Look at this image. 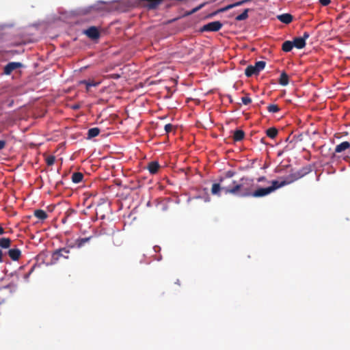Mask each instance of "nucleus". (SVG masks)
<instances>
[{"label":"nucleus","instance_id":"473e14b6","mask_svg":"<svg viewBox=\"0 0 350 350\" xmlns=\"http://www.w3.org/2000/svg\"><path fill=\"white\" fill-rule=\"evenodd\" d=\"M206 3H203L200 5H199L198 6L196 7L195 8H193L190 12L189 14H193V13H196L198 11H199L200 9H202L204 5H205Z\"/></svg>","mask_w":350,"mask_h":350},{"label":"nucleus","instance_id":"09e8293b","mask_svg":"<svg viewBox=\"0 0 350 350\" xmlns=\"http://www.w3.org/2000/svg\"><path fill=\"white\" fill-rule=\"evenodd\" d=\"M161 259V257L160 256L159 258H157V260H160Z\"/></svg>","mask_w":350,"mask_h":350},{"label":"nucleus","instance_id":"4be33fe9","mask_svg":"<svg viewBox=\"0 0 350 350\" xmlns=\"http://www.w3.org/2000/svg\"><path fill=\"white\" fill-rule=\"evenodd\" d=\"M293 47H294V45H293V42L290 41V40H287V41H285L282 44V49L284 52H290L293 49Z\"/></svg>","mask_w":350,"mask_h":350},{"label":"nucleus","instance_id":"7c9ffc66","mask_svg":"<svg viewBox=\"0 0 350 350\" xmlns=\"http://www.w3.org/2000/svg\"><path fill=\"white\" fill-rule=\"evenodd\" d=\"M55 158L54 156L53 155H51V156H49L46 159V164L48 165H52L54 164L55 163Z\"/></svg>","mask_w":350,"mask_h":350},{"label":"nucleus","instance_id":"aec40b11","mask_svg":"<svg viewBox=\"0 0 350 350\" xmlns=\"http://www.w3.org/2000/svg\"><path fill=\"white\" fill-rule=\"evenodd\" d=\"M289 78L285 72H282L279 79V83L282 86H286L288 84Z\"/></svg>","mask_w":350,"mask_h":350},{"label":"nucleus","instance_id":"de8ad7c7","mask_svg":"<svg viewBox=\"0 0 350 350\" xmlns=\"http://www.w3.org/2000/svg\"><path fill=\"white\" fill-rule=\"evenodd\" d=\"M176 284H178V285L180 284L179 283V280H178L177 282H176Z\"/></svg>","mask_w":350,"mask_h":350},{"label":"nucleus","instance_id":"c03bdc74","mask_svg":"<svg viewBox=\"0 0 350 350\" xmlns=\"http://www.w3.org/2000/svg\"><path fill=\"white\" fill-rule=\"evenodd\" d=\"M3 262V252L0 250V262Z\"/></svg>","mask_w":350,"mask_h":350},{"label":"nucleus","instance_id":"0eeeda50","mask_svg":"<svg viewBox=\"0 0 350 350\" xmlns=\"http://www.w3.org/2000/svg\"><path fill=\"white\" fill-rule=\"evenodd\" d=\"M164 0H141L143 5L148 10H154Z\"/></svg>","mask_w":350,"mask_h":350},{"label":"nucleus","instance_id":"ea45409f","mask_svg":"<svg viewBox=\"0 0 350 350\" xmlns=\"http://www.w3.org/2000/svg\"><path fill=\"white\" fill-rule=\"evenodd\" d=\"M5 144L6 142L5 140H0V150L5 148Z\"/></svg>","mask_w":350,"mask_h":350},{"label":"nucleus","instance_id":"412c9836","mask_svg":"<svg viewBox=\"0 0 350 350\" xmlns=\"http://www.w3.org/2000/svg\"><path fill=\"white\" fill-rule=\"evenodd\" d=\"M81 83L85 84L86 85V90L88 92L91 87H96L98 86L100 82H95L94 81H86L83 80L81 81Z\"/></svg>","mask_w":350,"mask_h":350},{"label":"nucleus","instance_id":"f704fd0d","mask_svg":"<svg viewBox=\"0 0 350 350\" xmlns=\"http://www.w3.org/2000/svg\"><path fill=\"white\" fill-rule=\"evenodd\" d=\"M97 8L95 5H92V6H90L89 8H86L85 10H84L83 12L84 14H87V13H89L92 11H94V10H96Z\"/></svg>","mask_w":350,"mask_h":350},{"label":"nucleus","instance_id":"f257e3e1","mask_svg":"<svg viewBox=\"0 0 350 350\" xmlns=\"http://www.w3.org/2000/svg\"><path fill=\"white\" fill-rule=\"evenodd\" d=\"M232 189L228 190L230 194L241 198L250 197L252 187H254L253 180L247 177H242L239 182L230 181Z\"/></svg>","mask_w":350,"mask_h":350},{"label":"nucleus","instance_id":"393cba45","mask_svg":"<svg viewBox=\"0 0 350 350\" xmlns=\"http://www.w3.org/2000/svg\"><path fill=\"white\" fill-rule=\"evenodd\" d=\"M83 174L81 172H75L72 175V180L74 183H79L82 181Z\"/></svg>","mask_w":350,"mask_h":350},{"label":"nucleus","instance_id":"f8f14e48","mask_svg":"<svg viewBox=\"0 0 350 350\" xmlns=\"http://www.w3.org/2000/svg\"><path fill=\"white\" fill-rule=\"evenodd\" d=\"M277 18L284 24H289L293 21V16L291 14L286 13L277 16Z\"/></svg>","mask_w":350,"mask_h":350},{"label":"nucleus","instance_id":"72a5a7b5","mask_svg":"<svg viewBox=\"0 0 350 350\" xmlns=\"http://www.w3.org/2000/svg\"><path fill=\"white\" fill-rule=\"evenodd\" d=\"M164 129H165L166 133H169L170 132H171L173 130L174 126L172 124H167L165 125Z\"/></svg>","mask_w":350,"mask_h":350},{"label":"nucleus","instance_id":"4c0bfd02","mask_svg":"<svg viewBox=\"0 0 350 350\" xmlns=\"http://www.w3.org/2000/svg\"><path fill=\"white\" fill-rule=\"evenodd\" d=\"M75 213V211L73 209H68L66 213H65V216L67 217V218H68L72 213Z\"/></svg>","mask_w":350,"mask_h":350},{"label":"nucleus","instance_id":"a19ab883","mask_svg":"<svg viewBox=\"0 0 350 350\" xmlns=\"http://www.w3.org/2000/svg\"><path fill=\"white\" fill-rule=\"evenodd\" d=\"M258 182H263V181H266L267 180V178L265 176H260L259 177L258 179H257Z\"/></svg>","mask_w":350,"mask_h":350},{"label":"nucleus","instance_id":"a18cd8bd","mask_svg":"<svg viewBox=\"0 0 350 350\" xmlns=\"http://www.w3.org/2000/svg\"><path fill=\"white\" fill-rule=\"evenodd\" d=\"M67 219H68L67 217L64 216L62 219V223L65 224L66 222Z\"/></svg>","mask_w":350,"mask_h":350},{"label":"nucleus","instance_id":"5701e85b","mask_svg":"<svg viewBox=\"0 0 350 350\" xmlns=\"http://www.w3.org/2000/svg\"><path fill=\"white\" fill-rule=\"evenodd\" d=\"M266 134L271 139H274L278 135V131L275 127H271L266 131Z\"/></svg>","mask_w":350,"mask_h":350},{"label":"nucleus","instance_id":"dca6fc26","mask_svg":"<svg viewBox=\"0 0 350 350\" xmlns=\"http://www.w3.org/2000/svg\"><path fill=\"white\" fill-rule=\"evenodd\" d=\"M245 74L247 77H250L254 75H258V72L256 70L255 66L250 65L245 68Z\"/></svg>","mask_w":350,"mask_h":350},{"label":"nucleus","instance_id":"bb28decb","mask_svg":"<svg viewBox=\"0 0 350 350\" xmlns=\"http://www.w3.org/2000/svg\"><path fill=\"white\" fill-rule=\"evenodd\" d=\"M100 133V129L98 128H92L88 130V138H92L98 136Z\"/></svg>","mask_w":350,"mask_h":350},{"label":"nucleus","instance_id":"cd10ccee","mask_svg":"<svg viewBox=\"0 0 350 350\" xmlns=\"http://www.w3.org/2000/svg\"><path fill=\"white\" fill-rule=\"evenodd\" d=\"M265 65H266V62H264V61H258V62H256L254 66L256 67V70L259 73L261 70H262L265 68Z\"/></svg>","mask_w":350,"mask_h":350},{"label":"nucleus","instance_id":"c85d7f7f","mask_svg":"<svg viewBox=\"0 0 350 350\" xmlns=\"http://www.w3.org/2000/svg\"><path fill=\"white\" fill-rule=\"evenodd\" d=\"M280 107L275 104H271L267 107V110L270 113H277L280 111Z\"/></svg>","mask_w":350,"mask_h":350},{"label":"nucleus","instance_id":"f03ea898","mask_svg":"<svg viewBox=\"0 0 350 350\" xmlns=\"http://www.w3.org/2000/svg\"><path fill=\"white\" fill-rule=\"evenodd\" d=\"M308 170L305 168H302L299 170L292 172L290 174L285 177H282L280 180H275L271 181V185L269 187L271 193L275 191L276 189L282 187L285 185H289L299 178L304 176L308 173Z\"/></svg>","mask_w":350,"mask_h":350},{"label":"nucleus","instance_id":"49530a36","mask_svg":"<svg viewBox=\"0 0 350 350\" xmlns=\"http://www.w3.org/2000/svg\"><path fill=\"white\" fill-rule=\"evenodd\" d=\"M31 272H32V269L29 272V273L25 275V278H27L29 277V274H31Z\"/></svg>","mask_w":350,"mask_h":350},{"label":"nucleus","instance_id":"20e7f679","mask_svg":"<svg viewBox=\"0 0 350 350\" xmlns=\"http://www.w3.org/2000/svg\"><path fill=\"white\" fill-rule=\"evenodd\" d=\"M222 27H223V24L220 21H217L208 23L203 25L200 28V31L202 32H205V31L215 32V31H219Z\"/></svg>","mask_w":350,"mask_h":350},{"label":"nucleus","instance_id":"ddd939ff","mask_svg":"<svg viewBox=\"0 0 350 350\" xmlns=\"http://www.w3.org/2000/svg\"><path fill=\"white\" fill-rule=\"evenodd\" d=\"M91 238L92 237L77 239L73 245H70V247L73 248L77 247L80 248L83 247L86 243H88L91 239Z\"/></svg>","mask_w":350,"mask_h":350},{"label":"nucleus","instance_id":"8fccbe9b","mask_svg":"<svg viewBox=\"0 0 350 350\" xmlns=\"http://www.w3.org/2000/svg\"><path fill=\"white\" fill-rule=\"evenodd\" d=\"M265 2H267V1H268V0H265Z\"/></svg>","mask_w":350,"mask_h":350},{"label":"nucleus","instance_id":"423d86ee","mask_svg":"<svg viewBox=\"0 0 350 350\" xmlns=\"http://www.w3.org/2000/svg\"><path fill=\"white\" fill-rule=\"evenodd\" d=\"M233 180H229L224 176L219 178V183L221 185L222 191H224L226 194H230L228 190L231 189L232 186L230 181Z\"/></svg>","mask_w":350,"mask_h":350},{"label":"nucleus","instance_id":"1a4fd4ad","mask_svg":"<svg viewBox=\"0 0 350 350\" xmlns=\"http://www.w3.org/2000/svg\"><path fill=\"white\" fill-rule=\"evenodd\" d=\"M21 67H22V64L20 62H10L4 67V73L10 75L13 70Z\"/></svg>","mask_w":350,"mask_h":350},{"label":"nucleus","instance_id":"6ab92c4d","mask_svg":"<svg viewBox=\"0 0 350 350\" xmlns=\"http://www.w3.org/2000/svg\"><path fill=\"white\" fill-rule=\"evenodd\" d=\"M221 191H222L221 185L219 183H214L212 185L211 193L213 195L221 196Z\"/></svg>","mask_w":350,"mask_h":350},{"label":"nucleus","instance_id":"7ed1b4c3","mask_svg":"<svg viewBox=\"0 0 350 350\" xmlns=\"http://www.w3.org/2000/svg\"><path fill=\"white\" fill-rule=\"evenodd\" d=\"M70 245H68L65 247L59 248L55 250L52 254V260L54 261L59 260L61 258L66 259L68 258V254L70 253Z\"/></svg>","mask_w":350,"mask_h":350},{"label":"nucleus","instance_id":"b1692460","mask_svg":"<svg viewBox=\"0 0 350 350\" xmlns=\"http://www.w3.org/2000/svg\"><path fill=\"white\" fill-rule=\"evenodd\" d=\"M11 245V239L10 238L0 239V247L3 249L9 248Z\"/></svg>","mask_w":350,"mask_h":350},{"label":"nucleus","instance_id":"9b49d317","mask_svg":"<svg viewBox=\"0 0 350 350\" xmlns=\"http://www.w3.org/2000/svg\"><path fill=\"white\" fill-rule=\"evenodd\" d=\"M160 165L158 161H153L148 164L147 169L151 174H155L158 172Z\"/></svg>","mask_w":350,"mask_h":350},{"label":"nucleus","instance_id":"a878e982","mask_svg":"<svg viewBox=\"0 0 350 350\" xmlns=\"http://www.w3.org/2000/svg\"><path fill=\"white\" fill-rule=\"evenodd\" d=\"M250 11V9L249 8H246L243 10V12L238 15L235 19L236 21H244V20H246L247 18H248V12Z\"/></svg>","mask_w":350,"mask_h":350},{"label":"nucleus","instance_id":"58836bf2","mask_svg":"<svg viewBox=\"0 0 350 350\" xmlns=\"http://www.w3.org/2000/svg\"><path fill=\"white\" fill-rule=\"evenodd\" d=\"M310 37V33L307 31H305L303 34V36H301V38H304V42H306V40L308 39Z\"/></svg>","mask_w":350,"mask_h":350},{"label":"nucleus","instance_id":"a211bd4d","mask_svg":"<svg viewBox=\"0 0 350 350\" xmlns=\"http://www.w3.org/2000/svg\"><path fill=\"white\" fill-rule=\"evenodd\" d=\"M34 216L40 220H44L48 217L47 213L42 209L35 210Z\"/></svg>","mask_w":350,"mask_h":350},{"label":"nucleus","instance_id":"c9c22d12","mask_svg":"<svg viewBox=\"0 0 350 350\" xmlns=\"http://www.w3.org/2000/svg\"><path fill=\"white\" fill-rule=\"evenodd\" d=\"M120 77H121L120 75L114 73V74H111V75H107V79H118L120 78Z\"/></svg>","mask_w":350,"mask_h":350},{"label":"nucleus","instance_id":"6e6552de","mask_svg":"<svg viewBox=\"0 0 350 350\" xmlns=\"http://www.w3.org/2000/svg\"><path fill=\"white\" fill-rule=\"evenodd\" d=\"M85 34L92 40L98 39L100 37V32L97 27L92 26L84 31Z\"/></svg>","mask_w":350,"mask_h":350},{"label":"nucleus","instance_id":"37998d69","mask_svg":"<svg viewBox=\"0 0 350 350\" xmlns=\"http://www.w3.org/2000/svg\"><path fill=\"white\" fill-rule=\"evenodd\" d=\"M5 233V231H4V229L3 228V227L1 226V225L0 224V234H3Z\"/></svg>","mask_w":350,"mask_h":350},{"label":"nucleus","instance_id":"9d476101","mask_svg":"<svg viewBox=\"0 0 350 350\" xmlns=\"http://www.w3.org/2000/svg\"><path fill=\"white\" fill-rule=\"evenodd\" d=\"M8 254L12 260H18L21 256V252L18 248L10 249L8 252Z\"/></svg>","mask_w":350,"mask_h":350},{"label":"nucleus","instance_id":"2f4dec72","mask_svg":"<svg viewBox=\"0 0 350 350\" xmlns=\"http://www.w3.org/2000/svg\"><path fill=\"white\" fill-rule=\"evenodd\" d=\"M241 101L244 105H247L251 103L252 99L249 96H245L241 98Z\"/></svg>","mask_w":350,"mask_h":350},{"label":"nucleus","instance_id":"c756f323","mask_svg":"<svg viewBox=\"0 0 350 350\" xmlns=\"http://www.w3.org/2000/svg\"><path fill=\"white\" fill-rule=\"evenodd\" d=\"M235 174H236L235 172L232 171V170H228L225 173L224 177H225L229 180H232V178L233 176H234Z\"/></svg>","mask_w":350,"mask_h":350},{"label":"nucleus","instance_id":"79ce46f5","mask_svg":"<svg viewBox=\"0 0 350 350\" xmlns=\"http://www.w3.org/2000/svg\"><path fill=\"white\" fill-rule=\"evenodd\" d=\"M153 249L155 252H159L161 250V247L158 245L154 246Z\"/></svg>","mask_w":350,"mask_h":350},{"label":"nucleus","instance_id":"e433bc0d","mask_svg":"<svg viewBox=\"0 0 350 350\" xmlns=\"http://www.w3.org/2000/svg\"><path fill=\"white\" fill-rule=\"evenodd\" d=\"M319 2L323 6H327L330 4L331 0H319Z\"/></svg>","mask_w":350,"mask_h":350},{"label":"nucleus","instance_id":"39448f33","mask_svg":"<svg viewBox=\"0 0 350 350\" xmlns=\"http://www.w3.org/2000/svg\"><path fill=\"white\" fill-rule=\"evenodd\" d=\"M270 193L271 191L269 187L266 188H258L256 190H254V187H252V193L250 197L260 198L266 196Z\"/></svg>","mask_w":350,"mask_h":350},{"label":"nucleus","instance_id":"4468645a","mask_svg":"<svg viewBox=\"0 0 350 350\" xmlns=\"http://www.w3.org/2000/svg\"><path fill=\"white\" fill-rule=\"evenodd\" d=\"M350 148V143L349 142H343L337 145L335 148V153H340Z\"/></svg>","mask_w":350,"mask_h":350},{"label":"nucleus","instance_id":"2eb2a0df","mask_svg":"<svg viewBox=\"0 0 350 350\" xmlns=\"http://www.w3.org/2000/svg\"><path fill=\"white\" fill-rule=\"evenodd\" d=\"M292 42L294 46L298 49H301L306 46V42H304V38L301 37L295 38Z\"/></svg>","mask_w":350,"mask_h":350},{"label":"nucleus","instance_id":"f3484780","mask_svg":"<svg viewBox=\"0 0 350 350\" xmlns=\"http://www.w3.org/2000/svg\"><path fill=\"white\" fill-rule=\"evenodd\" d=\"M245 133L242 130H236L234 132L233 139L234 142H240L244 139Z\"/></svg>","mask_w":350,"mask_h":350}]
</instances>
